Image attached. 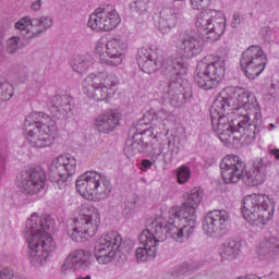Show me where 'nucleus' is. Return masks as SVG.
Returning a JSON list of instances; mask_svg holds the SVG:
<instances>
[{"label":"nucleus","mask_w":279,"mask_h":279,"mask_svg":"<svg viewBox=\"0 0 279 279\" xmlns=\"http://www.w3.org/2000/svg\"><path fill=\"white\" fill-rule=\"evenodd\" d=\"M71 68L74 73H78V75H84L90 69V58L86 56H76L71 61Z\"/></svg>","instance_id":"obj_32"},{"label":"nucleus","mask_w":279,"mask_h":279,"mask_svg":"<svg viewBox=\"0 0 279 279\" xmlns=\"http://www.w3.org/2000/svg\"><path fill=\"white\" fill-rule=\"evenodd\" d=\"M196 28L203 32L210 43L219 40L226 32V15L215 9H205L196 17Z\"/></svg>","instance_id":"obj_15"},{"label":"nucleus","mask_w":279,"mask_h":279,"mask_svg":"<svg viewBox=\"0 0 279 279\" xmlns=\"http://www.w3.org/2000/svg\"><path fill=\"white\" fill-rule=\"evenodd\" d=\"M76 191L88 202H104L112 193V183L97 171H86L76 180Z\"/></svg>","instance_id":"obj_10"},{"label":"nucleus","mask_w":279,"mask_h":279,"mask_svg":"<svg viewBox=\"0 0 279 279\" xmlns=\"http://www.w3.org/2000/svg\"><path fill=\"white\" fill-rule=\"evenodd\" d=\"M180 154V148H177L175 151H172L171 153V156H178Z\"/></svg>","instance_id":"obj_46"},{"label":"nucleus","mask_w":279,"mask_h":279,"mask_svg":"<svg viewBox=\"0 0 279 279\" xmlns=\"http://www.w3.org/2000/svg\"><path fill=\"white\" fill-rule=\"evenodd\" d=\"M211 128L223 145L239 141L250 145L263 121L260 105L254 95L241 87H226L210 108Z\"/></svg>","instance_id":"obj_1"},{"label":"nucleus","mask_w":279,"mask_h":279,"mask_svg":"<svg viewBox=\"0 0 279 279\" xmlns=\"http://www.w3.org/2000/svg\"><path fill=\"white\" fill-rule=\"evenodd\" d=\"M174 1H184V0H174Z\"/></svg>","instance_id":"obj_50"},{"label":"nucleus","mask_w":279,"mask_h":279,"mask_svg":"<svg viewBox=\"0 0 279 279\" xmlns=\"http://www.w3.org/2000/svg\"><path fill=\"white\" fill-rule=\"evenodd\" d=\"M279 256V239L278 238H269L265 239L257 250V258L260 263L265 265H269V263H274L276 258Z\"/></svg>","instance_id":"obj_24"},{"label":"nucleus","mask_w":279,"mask_h":279,"mask_svg":"<svg viewBox=\"0 0 279 279\" xmlns=\"http://www.w3.org/2000/svg\"><path fill=\"white\" fill-rule=\"evenodd\" d=\"M23 132L31 147L45 149L51 147L58 136V124L47 113L33 112L26 117Z\"/></svg>","instance_id":"obj_5"},{"label":"nucleus","mask_w":279,"mask_h":279,"mask_svg":"<svg viewBox=\"0 0 279 279\" xmlns=\"http://www.w3.org/2000/svg\"><path fill=\"white\" fill-rule=\"evenodd\" d=\"M268 154H270V156H274L276 158V160H279V149L278 148H270L268 150Z\"/></svg>","instance_id":"obj_44"},{"label":"nucleus","mask_w":279,"mask_h":279,"mask_svg":"<svg viewBox=\"0 0 279 279\" xmlns=\"http://www.w3.org/2000/svg\"><path fill=\"white\" fill-rule=\"evenodd\" d=\"M135 5L137 10H141V12H145L147 10V5H149V0H137L135 2Z\"/></svg>","instance_id":"obj_41"},{"label":"nucleus","mask_w":279,"mask_h":279,"mask_svg":"<svg viewBox=\"0 0 279 279\" xmlns=\"http://www.w3.org/2000/svg\"><path fill=\"white\" fill-rule=\"evenodd\" d=\"M40 8H43V0H36L31 4V10H33V12H39Z\"/></svg>","instance_id":"obj_42"},{"label":"nucleus","mask_w":279,"mask_h":279,"mask_svg":"<svg viewBox=\"0 0 279 279\" xmlns=\"http://www.w3.org/2000/svg\"><path fill=\"white\" fill-rule=\"evenodd\" d=\"M204 192L198 187L192 189L185 194V202L181 207L169 210L168 220L163 221V230L177 243H186L197 226V208L202 204Z\"/></svg>","instance_id":"obj_2"},{"label":"nucleus","mask_w":279,"mask_h":279,"mask_svg":"<svg viewBox=\"0 0 279 279\" xmlns=\"http://www.w3.org/2000/svg\"><path fill=\"white\" fill-rule=\"evenodd\" d=\"M93 254L88 251L84 250H77L69 254L66 259L64 260L62 265L63 271H66L68 269H72V271H75V269H86L90 268V265L94 263Z\"/></svg>","instance_id":"obj_22"},{"label":"nucleus","mask_w":279,"mask_h":279,"mask_svg":"<svg viewBox=\"0 0 279 279\" xmlns=\"http://www.w3.org/2000/svg\"><path fill=\"white\" fill-rule=\"evenodd\" d=\"M226 75V60L221 57H205L197 63L194 82L203 90H213Z\"/></svg>","instance_id":"obj_11"},{"label":"nucleus","mask_w":279,"mask_h":279,"mask_svg":"<svg viewBox=\"0 0 279 279\" xmlns=\"http://www.w3.org/2000/svg\"><path fill=\"white\" fill-rule=\"evenodd\" d=\"M184 19L182 10L178 7H168L159 12V21L157 27L161 34H170L172 29Z\"/></svg>","instance_id":"obj_21"},{"label":"nucleus","mask_w":279,"mask_h":279,"mask_svg":"<svg viewBox=\"0 0 279 279\" xmlns=\"http://www.w3.org/2000/svg\"><path fill=\"white\" fill-rule=\"evenodd\" d=\"M33 25H35V37L40 36L43 32H47V29H49V27L53 25V19H51V16H41L40 19H33Z\"/></svg>","instance_id":"obj_33"},{"label":"nucleus","mask_w":279,"mask_h":279,"mask_svg":"<svg viewBox=\"0 0 279 279\" xmlns=\"http://www.w3.org/2000/svg\"><path fill=\"white\" fill-rule=\"evenodd\" d=\"M168 145H171V140L168 141Z\"/></svg>","instance_id":"obj_49"},{"label":"nucleus","mask_w":279,"mask_h":279,"mask_svg":"<svg viewBox=\"0 0 279 279\" xmlns=\"http://www.w3.org/2000/svg\"><path fill=\"white\" fill-rule=\"evenodd\" d=\"M16 184L24 195H38L47 184V173L43 168L22 171L16 177Z\"/></svg>","instance_id":"obj_19"},{"label":"nucleus","mask_w":279,"mask_h":279,"mask_svg":"<svg viewBox=\"0 0 279 279\" xmlns=\"http://www.w3.org/2000/svg\"><path fill=\"white\" fill-rule=\"evenodd\" d=\"M240 65L248 80H256L267 68V54L260 46H251L242 52Z\"/></svg>","instance_id":"obj_16"},{"label":"nucleus","mask_w":279,"mask_h":279,"mask_svg":"<svg viewBox=\"0 0 279 279\" xmlns=\"http://www.w3.org/2000/svg\"><path fill=\"white\" fill-rule=\"evenodd\" d=\"M169 236L167 230H165V223L158 219H155L147 229L143 230L140 234L141 247L135 251L137 263H147V260H154L158 254V245L160 241H163Z\"/></svg>","instance_id":"obj_12"},{"label":"nucleus","mask_w":279,"mask_h":279,"mask_svg":"<svg viewBox=\"0 0 279 279\" xmlns=\"http://www.w3.org/2000/svg\"><path fill=\"white\" fill-rule=\"evenodd\" d=\"M87 25L94 32H112L121 25V15L112 5L100 7L89 15Z\"/></svg>","instance_id":"obj_17"},{"label":"nucleus","mask_w":279,"mask_h":279,"mask_svg":"<svg viewBox=\"0 0 279 279\" xmlns=\"http://www.w3.org/2000/svg\"><path fill=\"white\" fill-rule=\"evenodd\" d=\"M22 47H23V40L21 39V36H12L5 41V49L8 53L14 54Z\"/></svg>","instance_id":"obj_34"},{"label":"nucleus","mask_w":279,"mask_h":279,"mask_svg":"<svg viewBox=\"0 0 279 279\" xmlns=\"http://www.w3.org/2000/svg\"><path fill=\"white\" fill-rule=\"evenodd\" d=\"M12 95H14V89H12V86H8L7 90L2 93V97L4 99H12Z\"/></svg>","instance_id":"obj_43"},{"label":"nucleus","mask_w":279,"mask_h":279,"mask_svg":"<svg viewBox=\"0 0 279 279\" xmlns=\"http://www.w3.org/2000/svg\"><path fill=\"white\" fill-rule=\"evenodd\" d=\"M137 64L143 73H148V75L157 73V71L162 69V73L167 80H171L178 84H182L180 81L183 75H186L187 71L186 64L182 61L165 63V57L160 54V50L156 46L140 48L137 51Z\"/></svg>","instance_id":"obj_6"},{"label":"nucleus","mask_w":279,"mask_h":279,"mask_svg":"<svg viewBox=\"0 0 279 279\" xmlns=\"http://www.w3.org/2000/svg\"><path fill=\"white\" fill-rule=\"evenodd\" d=\"M34 27V20H32L29 16L22 17L15 23V29L23 32L26 38H36Z\"/></svg>","instance_id":"obj_31"},{"label":"nucleus","mask_w":279,"mask_h":279,"mask_svg":"<svg viewBox=\"0 0 279 279\" xmlns=\"http://www.w3.org/2000/svg\"><path fill=\"white\" fill-rule=\"evenodd\" d=\"M145 117L150 121V128L161 130L162 134V130H165V122L169 120V117H171V111L166 109H160L158 111L150 110L145 114Z\"/></svg>","instance_id":"obj_28"},{"label":"nucleus","mask_w":279,"mask_h":279,"mask_svg":"<svg viewBox=\"0 0 279 279\" xmlns=\"http://www.w3.org/2000/svg\"><path fill=\"white\" fill-rule=\"evenodd\" d=\"M190 274H191V266H189V264L186 263H183L177 266L172 271V276L177 279H184L186 278V276H190Z\"/></svg>","instance_id":"obj_37"},{"label":"nucleus","mask_w":279,"mask_h":279,"mask_svg":"<svg viewBox=\"0 0 279 279\" xmlns=\"http://www.w3.org/2000/svg\"><path fill=\"white\" fill-rule=\"evenodd\" d=\"M3 86V78L0 77V88Z\"/></svg>","instance_id":"obj_48"},{"label":"nucleus","mask_w":279,"mask_h":279,"mask_svg":"<svg viewBox=\"0 0 279 279\" xmlns=\"http://www.w3.org/2000/svg\"><path fill=\"white\" fill-rule=\"evenodd\" d=\"M51 169L58 175L73 177L77 173V159L71 155H61L52 160Z\"/></svg>","instance_id":"obj_25"},{"label":"nucleus","mask_w":279,"mask_h":279,"mask_svg":"<svg viewBox=\"0 0 279 279\" xmlns=\"http://www.w3.org/2000/svg\"><path fill=\"white\" fill-rule=\"evenodd\" d=\"M264 40L268 44L279 45V28L278 27H265L264 28Z\"/></svg>","instance_id":"obj_35"},{"label":"nucleus","mask_w":279,"mask_h":279,"mask_svg":"<svg viewBox=\"0 0 279 279\" xmlns=\"http://www.w3.org/2000/svg\"><path fill=\"white\" fill-rule=\"evenodd\" d=\"M177 181L178 184H186L191 180V168L181 166L177 169Z\"/></svg>","instance_id":"obj_36"},{"label":"nucleus","mask_w":279,"mask_h":279,"mask_svg":"<svg viewBox=\"0 0 279 279\" xmlns=\"http://www.w3.org/2000/svg\"><path fill=\"white\" fill-rule=\"evenodd\" d=\"M268 130H276V125L274 123H270Z\"/></svg>","instance_id":"obj_47"},{"label":"nucleus","mask_w":279,"mask_h":279,"mask_svg":"<svg viewBox=\"0 0 279 279\" xmlns=\"http://www.w3.org/2000/svg\"><path fill=\"white\" fill-rule=\"evenodd\" d=\"M123 243V238L117 231H111L109 233L102 234L95 246V257L99 265H108L112 263L117 254V250L121 247Z\"/></svg>","instance_id":"obj_18"},{"label":"nucleus","mask_w":279,"mask_h":279,"mask_svg":"<svg viewBox=\"0 0 279 279\" xmlns=\"http://www.w3.org/2000/svg\"><path fill=\"white\" fill-rule=\"evenodd\" d=\"M211 0H190V5L192 10H204L210 5Z\"/></svg>","instance_id":"obj_38"},{"label":"nucleus","mask_w":279,"mask_h":279,"mask_svg":"<svg viewBox=\"0 0 279 279\" xmlns=\"http://www.w3.org/2000/svg\"><path fill=\"white\" fill-rule=\"evenodd\" d=\"M270 167L271 161L267 157L256 159L253 162L252 171H245V161L235 155H228L220 162L225 184H236L243 180L247 186L264 184Z\"/></svg>","instance_id":"obj_4"},{"label":"nucleus","mask_w":279,"mask_h":279,"mask_svg":"<svg viewBox=\"0 0 279 279\" xmlns=\"http://www.w3.org/2000/svg\"><path fill=\"white\" fill-rule=\"evenodd\" d=\"M142 167H143L144 169H149V167H151V161H149V160H147V159L143 160V161H142Z\"/></svg>","instance_id":"obj_45"},{"label":"nucleus","mask_w":279,"mask_h":279,"mask_svg":"<svg viewBox=\"0 0 279 279\" xmlns=\"http://www.w3.org/2000/svg\"><path fill=\"white\" fill-rule=\"evenodd\" d=\"M186 75H183L180 83L169 80L170 85L167 87L166 90V99L170 100L171 106H173L174 108H178V106H180V94L178 93V88L182 87V84H184V82H186V80L184 78Z\"/></svg>","instance_id":"obj_30"},{"label":"nucleus","mask_w":279,"mask_h":279,"mask_svg":"<svg viewBox=\"0 0 279 279\" xmlns=\"http://www.w3.org/2000/svg\"><path fill=\"white\" fill-rule=\"evenodd\" d=\"M69 178H71V177L70 175L64 177V174L57 173L56 184H57L58 189H60V190L66 189V186L69 185Z\"/></svg>","instance_id":"obj_39"},{"label":"nucleus","mask_w":279,"mask_h":279,"mask_svg":"<svg viewBox=\"0 0 279 279\" xmlns=\"http://www.w3.org/2000/svg\"><path fill=\"white\" fill-rule=\"evenodd\" d=\"M52 112L57 119H71L73 117V98L68 95L52 97Z\"/></svg>","instance_id":"obj_27"},{"label":"nucleus","mask_w":279,"mask_h":279,"mask_svg":"<svg viewBox=\"0 0 279 279\" xmlns=\"http://www.w3.org/2000/svg\"><path fill=\"white\" fill-rule=\"evenodd\" d=\"M120 121L121 113L107 111L96 118L94 125L97 132H101L102 134H110V132H114V130H117Z\"/></svg>","instance_id":"obj_26"},{"label":"nucleus","mask_w":279,"mask_h":279,"mask_svg":"<svg viewBox=\"0 0 279 279\" xmlns=\"http://www.w3.org/2000/svg\"><path fill=\"white\" fill-rule=\"evenodd\" d=\"M14 278V271L10 268L0 269V279H12Z\"/></svg>","instance_id":"obj_40"},{"label":"nucleus","mask_w":279,"mask_h":279,"mask_svg":"<svg viewBox=\"0 0 279 279\" xmlns=\"http://www.w3.org/2000/svg\"><path fill=\"white\" fill-rule=\"evenodd\" d=\"M51 225L49 219L33 213L26 221L27 258L32 267H45L56 250V242L49 231Z\"/></svg>","instance_id":"obj_3"},{"label":"nucleus","mask_w":279,"mask_h":279,"mask_svg":"<svg viewBox=\"0 0 279 279\" xmlns=\"http://www.w3.org/2000/svg\"><path fill=\"white\" fill-rule=\"evenodd\" d=\"M241 254V243L230 240L220 246L221 260H234Z\"/></svg>","instance_id":"obj_29"},{"label":"nucleus","mask_w":279,"mask_h":279,"mask_svg":"<svg viewBox=\"0 0 279 279\" xmlns=\"http://www.w3.org/2000/svg\"><path fill=\"white\" fill-rule=\"evenodd\" d=\"M241 210L251 226H267L274 219L276 203L267 194H251L243 198Z\"/></svg>","instance_id":"obj_7"},{"label":"nucleus","mask_w":279,"mask_h":279,"mask_svg":"<svg viewBox=\"0 0 279 279\" xmlns=\"http://www.w3.org/2000/svg\"><path fill=\"white\" fill-rule=\"evenodd\" d=\"M230 214L226 209H215L209 211L203 222V230L207 236L218 239L228 229Z\"/></svg>","instance_id":"obj_20"},{"label":"nucleus","mask_w":279,"mask_h":279,"mask_svg":"<svg viewBox=\"0 0 279 279\" xmlns=\"http://www.w3.org/2000/svg\"><path fill=\"white\" fill-rule=\"evenodd\" d=\"M128 53V41L113 37L106 41L100 38L95 43L94 56L107 66H121Z\"/></svg>","instance_id":"obj_13"},{"label":"nucleus","mask_w":279,"mask_h":279,"mask_svg":"<svg viewBox=\"0 0 279 279\" xmlns=\"http://www.w3.org/2000/svg\"><path fill=\"white\" fill-rule=\"evenodd\" d=\"M119 90V77L107 72L89 73L83 81V93L95 101H110Z\"/></svg>","instance_id":"obj_9"},{"label":"nucleus","mask_w":279,"mask_h":279,"mask_svg":"<svg viewBox=\"0 0 279 279\" xmlns=\"http://www.w3.org/2000/svg\"><path fill=\"white\" fill-rule=\"evenodd\" d=\"M160 134H162L160 129L149 128L142 134L134 135L133 140L128 142L124 154L126 156H136V154L145 151V147L149 143L151 145L150 154L153 158H158L165 151V147H167V143L160 137Z\"/></svg>","instance_id":"obj_14"},{"label":"nucleus","mask_w":279,"mask_h":279,"mask_svg":"<svg viewBox=\"0 0 279 279\" xmlns=\"http://www.w3.org/2000/svg\"><path fill=\"white\" fill-rule=\"evenodd\" d=\"M178 49L184 58H197L204 49V39L199 35H186Z\"/></svg>","instance_id":"obj_23"},{"label":"nucleus","mask_w":279,"mask_h":279,"mask_svg":"<svg viewBox=\"0 0 279 279\" xmlns=\"http://www.w3.org/2000/svg\"><path fill=\"white\" fill-rule=\"evenodd\" d=\"M101 226V214L93 205H83L78 216L68 227V234L72 241L84 243L93 239Z\"/></svg>","instance_id":"obj_8"}]
</instances>
